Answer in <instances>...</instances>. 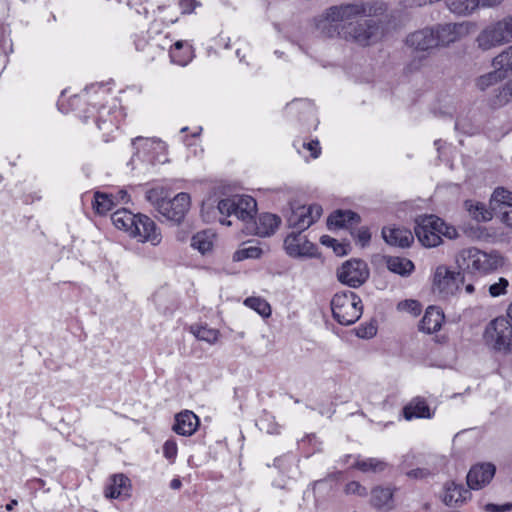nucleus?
Here are the masks:
<instances>
[{"label":"nucleus","mask_w":512,"mask_h":512,"mask_svg":"<svg viewBox=\"0 0 512 512\" xmlns=\"http://www.w3.org/2000/svg\"><path fill=\"white\" fill-rule=\"evenodd\" d=\"M382 11V6L376 3H353L333 6L326 12L325 20L329 22L337 34L345 40H350L361 46H369L378 42L383 36V27L373 19L360 21Z\"/></svg>","instance_id":"1"},{"label":"nucleus","mask_w":512,"mask_h":512,"mask_svg":"<svg viewBox=\"0 0 512 512\" xmlns=\"http://www.w3.org/2000/svg\"><path fill=\"white\" fill-rule=\"evenodd\" d=\"M334 319L341 325L354 324L362 315V301L352 291L337 292L331 300Z\"/></svg>","instance_id":"2"},{"label":"nucleus","mask_w":512,"mask_h":512,"mask_svg":"<svg viewBox=\"0 0 512 512\" xmlns=\"http://www.w3.org/2000/svg\"><path fill=\"white\" fill-rule=\"evenodd\" d=\"M218 210L222 215L235 216L246 227L256 214L257 203L251 196L236 195L219 201Z\"/></svg>","instance_id":"3"},{"label":"nucleus","mask_w":512,"mask_h":512,"mask_svg":"<svg viewBox=\"0 0 512 512\" xmlns=\"http://www.w3.org/2000/svg\"><path fill=\"white\" fill-rule=\"evenodd\" d=\"M484 339L488 346L497 351L512 350V324L505 317L491 321L485 329Z\"/></svg>","instance_id":"4"},{"label":"nucleus","mask_w":512,"mask_h":512,"mask_svg":"<svg viewBox=\"0 0 512 512\" xmlns=\"http://www.w3.org/2000/svg\"><path fill=\"white\" fill-rule=\"evenodd\" d=\"M444 222L435 215L420 216L416 220L415 234L422 245L426 247L438 246L441 239V232Z\"/></svg>","instance_id":"5"},{"label":"nucleus","mask_w":512,"mask_h":512,"mask_svg":"<svg viewBox=\"0 0 512 512\" xmlns=\"http://www.w3.org/2000/svg\"><path fill=\"white\" fill-rule=\"evenodd\" d=\"M369 270L362 260H349L337 270L338 280L351 288L360 287L368 279Z\"/></svg>","instance_id":"6"},{"label":"nucleus","mask_w":512,"mask_h":512,"mask_svg":"<svg viewBox=\"0 0 512 512\" xmlns=\"http://www.w3.org/2000/svg\"><path fill=\"white\" fill-rule=\"evenodd\" d=\"M461 283H463L461 272L452 271L444 265H440L436 268L433 279V289L443 297L455 294Z\"/></svg>","instance_id":"7"},{"label":"nucleus","mask_w":512,"mask_h":512,"mask_svg":"<svg viewBox=\"0 0 512 512\" xmlns=\"http://www.w3.org/2000/svg\"><path fill=\"white\" fill-rule=\"evenodd\" d=\"M286 253L293 258H312L317 256V247L310 242L306 235L292 232L284 240Z\"/></svg>","instance_id":"8"},{"label":"nucleus","mask_w":512,"mask_h":512,"mask_svg":"<svg viewBox=\"0 0 512 512\" xmlns=\"http://www.w3.org/2000/svg\"><path fill=\"white\" fill-rule=\"evenodd\" d=\"M190 195L178 193L173 199H168L160 206V214L169 221L181 223L190 209Z\"/></svg>","instance_id":"9"},{"label":"nucleus","mask_w":512,"mask_h":512,"mask_svg":"<svg viewBox=\"0 0 512 512\" xmlns=\"http://www.w3.org/2000/svg\"><path fill=\"white\" fill-rule=\"evenodd\" d=\"M322 214V208L319 205L299 206L292 209L287 218L288 226L302 232L309 228Z\"/></svg>","instance_id":"10"},{"label":"nucleus","mask_w":512,"mask_h":512,"mask_svg":"<svg viewBox=\"0 0 512 512\" xmlns=\"http://www.w3.org/2000/svg\"><path fill=\"white\" fill-rule=\"evenodd\" d=\"M130 236L137 238L140 242H148L154 246L158 245L162 239L155 222L148 216L142 214H138Z\"/></svg>","instance_id":"11"},{"label":"nucleus","mask_w":512,"mask_h":512,"mask_svg":"<svg viewBox=\"0 0 512 512\" xmlns=\"http://www.w3.org/2000/svg\"><path fill=\"white\" fill-rule=\"evenodd\" d=\"M434 37L437 42V47L448 46L468 33L467 25L464 23H445L439 24L432 28Z\"/></svg>","instance_id":"12"},{"label":"nucleus","mask_w":512,"mask_h":512,"mask_svg":"<svg viewBox=\"0 0 512 512\" xmlns=\"http://www.w3.org/2000/svg\"><path fill=\"white\" fill-rule=\"evenodd\" d=\"M281 223V219L271 213H263L259 215L257 219L255 217L244 227V230L248 234H255L261 237L270 236L275 233L279 224Z\"/></svg>","instance_id":"13"},{"label":"nucleus","mask_w":512,"mask_h":512,"mask_svg":"<svg viewBox=\"0 0 512 512\" xmlns=\"http://www.w3.org/2000/svg\"><path fill=\"white\" fill-rule=\"evenodd\" d=\"M496 472L494 464L486 462L471 467L467 474V484L470 489L479 490L493 479Z\"/></svg>","instance_id":"14"},{"label":"nucleus","mask_w":512,"mask_h":512,"mask_svg":"<svg viewBox=\"0 0 512 512\" xmlns=\"http://www.w3.org/2000/svg\"><path fill=\"white\" fill-rule=\"evenodd\" d=\"M476 44L480 50L489 51L506 45L507 43L494 21L489 23L479 32L476 37Z\"/></svg>","instance_id":"15"},{"label":"nucleus","mask_w":512,"mask_h":512,"mask_svg":"<svg viewBox=\"0 0 512 512\" xmlns=\"http://www.w3.org/2000/svg\"><path fill=\"white\" fill-rule=\"evenodd\" d=\"M406 44L416 51H428L437 47L432 28H424L409 34Z\"/></svg>","instance_id":"16"},{"label":"nucleus","mask_w":512,"mask_h":512,"mask_svg":"<svg viewBox=\"0 0 512 512\" xmlns=\"http://www.w3.org/2000/svg\"><path fill=\"white\" fill-rule=\"evenodd\" d=\"M199 426V419L192 411L185 410L175 416L173 431L178 435L191 436Z\"/></svg>","instance_id":"17"},{"label":"nucleus","mask_w":512,"mask_h":512,"mask_svg":"<svg viewBox=\"0 0 512 512\" xmlns=\"http://www.w3.org/2000/svg\"><path fill=\"white\" fill-rule=\"evenodd\" d=\"M371 505L380 512H389L395 508L393 490L389 487H375L371 491Z\"/></svg>","instance_id":"18"},{"label":"nucleus","mask_w":512,"mask_h":512,"mask_svg":"<svg viewBox=\"0 0 512 512\" xmlns=\"http://www.w3.org/2000/svg\"><path fill=\"white\" fill-rule=\"evenodd\" d=\"M382 235L387 244L401 248L409 247L414 237L410 230L405 228H383Z\"/></svg>","instance_id":"19"},{"label":"nucleus","mask_w":512,"mask_h":512,"mask_svg":"<svg viewBox=\"0 0 512 512\" xmlns=\"http://www.w3.org/2000/svg\"><path fill=\"white\" fill-rule=\"evenodd\" d=\"M503 265V258L495 251L484 252L479 250L476 257L475 272L487 274L497 270Z\"/></svg>","instance_id":"20"},{"label":"nucleus","mask_w":512,"mask_h":512,"mask_svg":"<svg viewBox=\"0 0 512 512\" xmlns=\"http://www.w3.org/2000/svg\"><path fill=\"white\" fill-rule=\"evenodd\" d=\"M360 220V216L351 210H337L329 216L327 224L329 229H351L354 225L359 224Z\"/></svg>","instance_id":"21"},{"label":"nucleus","mask_w":512,"mask_h":512,"mask_svg":"<svg viewBox=\"0 0 512 512\" xmlns=\"http://www.w3.org/2000/svg\"><path fill=\"white\" fill-rule=\"evenodd\" d=\"M403 416L406 420H411L413 418H431L433 413L426 400L422 397L413 398L407 405L403 408Z\"/></svg>","instance_id":"22"},{"label":"nucleus","mask_w":512,"mask_h":512,"mask_svg":"<svg viewBox=\"0 0 512 512\" xmlns=\"http://www.w3.org/2000/svg\"><path fill=\"white\" fill-rule=\"evenodd\" d=\"M131 484L128 477L123 474L113 475L110 484L105 490L108 498L128 497L130 495Z\"/></svg>","instance_id":"23"},{"label":"nucleus","mask_w":512,"mask_h":512,"mask_svg":"<svg viewBox=\"0 0 512 512\" xmlns=\"http://www.w3.org/2000/svg\"><path fill=\"white\" fill-rule=\"evenodd\" d=\"M471 493L462 485H457L454 482H448L445 485L443 501L446 505H460L470 498Z\"/></svg>","instance_id":"24"},{"label":"nucleus","mask_w":512,"mask_h":512,"mask_svg":"<svg viewBox=\"0 0 512 512\" xmlns=\"http://www.w3.org/2000/svg\"><path fill=\"white\" fill-rule=\"evenodd\" d=\"M443 320V313L438 308L431 306L422 317L419 329L428 334L434 333L441 328Z\"/></svg>","instance_id":"25"},{"label":"nucleus","mask_w":512,"mask_h":512,"mask_svg":"<svg viewBox=\"0 0 512 512\" xmlns=\"http://www.w3.org/2000/svg\"><path fill=\"white\" fill-rule=\"evenodd\" d=\"M137 217L138 215H135L131 211L123 208L115 211L111 216V220L116 228L124 230L130 234Z\"/></svg>","instance_id":"26"},{"label":"nucleus","mask_w":512,"mask_h":512,"mask_svg":"<svg viewBox=\"0 0 512 512\" xmlns=\"http://www.w3.org/2000/svg\"><path fill=\"white\" fill-rule=\"evenodd\" d=\"M479 249L469 247L462 249L456 254L455 262L462 271L475 272L476 257Z\"/></svg>","instance_id":"27"},{"label":"nucleus","mask_w":512,"mask_h":512,"mask_svg":"<svg viewBox=\"0 0 512 512\" xmlns=\"http://www.w3.org/2000/svg\"><path fill=\"white\" fill-rule=\"evenodd\" d=\"M214 233L204 230L196 233L191 239V246L201 254H206L213 248Z\"/></svg>","instance_id":"28"},{"label":"nucleus","mask_w":512,"mask_h":512,"mask_svg":"<svg viewBox=\"0 0 512 512\" xmlns=\"http://www.w3.org/2000/svg\"><path fill=\"white\" fill-rule=\"evenodd\" d=\"M190 332L200 341H204L210 345L215 344L220 336L217 329L208 327L207 325H191Z\"/></svg>","instance_id":"29"},{"label":"nucleus","mask_w":512,"mask_h":512,"mask_svg":"<svg viewBox=\"0 0 512 512\" xmlns=\"http://www.w3.org/2000/svg\"><path fill=\"white\" fill-rule=\"evenodd\" d=\"M465 208L469 212V215L476 221L485 222L492 218V212L481 202L467 200L465 201Z\"/></svg>","instance_id":"30"},{"label":"nucleus","mask_w":512,"mask_h":512,"mask_svg":"<svg viewBox=\"0 0 512 512\" xmlns=\"http://www.w3.org/2000/svg\"><path fill=\"white\" fill-rule=\"evenodd\" d=\"M388 269L402 276L409 275L414 270V264L412 261L401 257H390L387 260Z\"/></svg>","instance_id":"31"},{"label":"nucleus","mask_w":512,"mask_h":512,"mask_svg":"<svg viewBox=\"0 0 512 512\" xmlns=\"http://www.w3.org/2000/svg\"><path fill=\"white\" fill-rule=\"evenodd\" d=\"M512 204V192L504 189L497 188L493 192L490 199V207L491 210L495 213L498 212V209L502 208L501 206L511 205Z\"/></svg>","instance_id":"32"},{"label":"nucleus","mask_w":512,"mask_h":512,"mask_svg":"<svg viewBox=\"0 0 512 512\" xmlns=\"http://www.w3.org/2000/svg\"><path fill=\"white\" fill-rule=\"evenodd\" d=\"M449 9L456 14L466 15L474 11L478 6V0H449Z\"/></svg>","instance_id":"33"},{"label":"nucleus","mask_w":512,"mask_h":512,"mask_svg":"<svg viewBox=\"0 0 512 512\" xmlns=\"http://www.w3.org/2000/svg\"><path fill=\"white\" fill-rule=\"evenodd\" d=\"M512 101V78L498 89L495 97L491 100V105L501 107Z\"/></svg>","instance_id":"34"},{"label":"nucleus","mask_w":512,"mask_h":512,"mask_svg":"<svg viewBox=\"0 0 512 512\" xmlns=\"http://www.w3.org/2000/svg\"><path fill=\"white\" fill-rule=\"evenodd\" d=\"M114 205L115 203L112 195L101 192H96L94 194L93 206L98 214H106L114 207Z\"/></svg>","instance_id":"35"},{"label":"nucleus","mask_w":512,"mask_h":512,"mask_svg":"<svg viewBox=\"0 0 512 512\" xmlns=\"http://www.w3.org/2000/svg\"><path fill=\"white\" fill-rule=\"evenodd\" d=\"M492 66L504 72L512 70V45L493 58Z\"/></svg>","instance_id":"36"},{"label":"nucleus","mask_w":512,"mask_h":512,"mask_svg":"<svg viewBox=\"0 0 512 512\" xmlns=\"http://www.w3.org/2000/svg\"><path fill=\"white\" fill-rule=\"evenodd\" d=\"M145 198L160 213V206L166 203L168 200V194L163 187H155L146 192Z\"/></svg>","instance_id":"37"},{"label":"nucleus","mask_w":512,"mask_h":512,"mask_svg":"<svg viewBox=\"0 0 512 512\" xmlns=\"http://www.w3.org/2000/svg\"><path fill=\"white\" fill-rule=\"evenodd\" d=\"M244 304L263 317H269L271 315V306L263 298L249 297L245 299Z\"/></svg>","instance_id":"38"},{"label":"nucleus","mask_w":512,"mask_h":512,"mask_svg":"<svg viewBox=\"0 0 512 512\" xmlns=\"http://www.w3.org/2000/svg\"><path fill=\"white\" fill-rule=\"evenodd\" d=\"M355 467L362 472H381L385 469L386 463L377 458L358 460Z\"/></svg>","instance_id":"39"},{"label":"nucleus","mask_w":512,"mask_h":512,"mask_svg":"<svg viewBox=\"0 0 512 512\" xmlns=\"http://www.w3.org/2000/svg\"><path fill=\"white\" fill-rule=\"evenodd\" d=\"M502 71L503 70L495 69V71H492V72H489L487 74L480 76L476 81L477 87L480 90H485L488 87L496 84L504 77V75L502 74Z\"/></svg>","instance_id":"40"},{"label":"nucleus","mask_w":512,"mask_h":512,"mask_svg":"<svg viewBox=\"0 0 512 512\" xmlns=\"http://www.w3.org/2000/svg\"><path fill=\"white\" fill-rule=\"evenodd\" d=\"M262 254V249L258 246H247L242 247L237 250L233 255L234 261H242L245 259H256L259 258Z\"/></svg>","instance_id":"41"},{"label":"nucleus","mask_w":512,"mask_h":512,"mask_svg":"<svg viewBox=\"0 0 512 512\" xmlns=\"http://www.w3.org/2000/svg\"><path fill=\"white\" fill-rule=\"evenodd\" d=\"M509 286V282L506 278L500 277L497 282L491 284L489 286V294L492 297H499L501 295H505L507 293V287Z\"/></svg>","instance_id":"42"},{"label":"nucleus","mask_w":512,"mask_h":512,"mask_svg":"<svg viewBox=\"0 0 512 512\" xmlns=\"http://www.w3.org/2000/svg\"><path fill=\"white\" fill-rule=\"evenodd\" d=\"M344 492L347 495H357L360 497H366L368 495L367 489L357 481L347 483Z\"/></svg>","instance_id":"43"},{"label":"nucleus","mask_w":512,"mask_h":512,"mask_svg":"<svg viewBox=\"0 0 512 512\" xmlns=\"http://www.w3.org/2000/svg\"><path fill=\"white\" fill-rule=\"evenodd\" d=\"M398 309L410 312L414 316L420 314L421 306L416 300H405L398 304Z\"/></svg>","instance_id":"44"},{"label":"nucleus","mask_w":512,"mask_h":512,"mask_svg":"<svg viewBox=\"0 0 512 512\" xmlns=\"http://www.w3.org/2000/svg\"><path fill=\"white\" fill-rule=\"evenodd\" d=\"M352 235L362 247L368 245L371 240V233L367 227L359 228L355 233L352 232Z\"/></svg>","instance_id":"45"},{"label":"nucleus","mask_w":512,"mask_h":512,"mask_svg":"<svg viewBox=\"0 0 512 512\" xmlns=\"http://www.w3.org/2000/svg\"><path fill=\"white\" fill-rule=\"evenodd\" d=\"M184 45V42L183 41H177L175 44H174V48L171 49L170 51V57H171V60L178 64V65H186L188 60L186 58H182L178 55V51L182 49Z\"/></svg>","instance_id":"46"},{"label":"nucleus","mask_w":512,"mask_h":512,"mask_svg":"<svg viewBox=\"0 0 512 512\" xmlns=\"http://www.w3.org/2000/svg\"><path fill=\"white\" fill-rule=\"evenodd\" d=\"M496 26L499 28L501 34L504 36V39L506 43L512 42V33L510 31L508 22L506 21L505 17L495 21Z\"/></svg>","instance_id":"47"},{"label":"nucleus","mask_w":512,"mask_h":512,"mask_svg":"<svg viewBox=\"0 0 512 512\" xmlns=\"http://www.w3.org/2000/svg\"><path fill=\"white\" fill-rule=\"evenodd\" d=\"M502 208L498 209V212L495 214L499 215L501 221L505 223L507 226L512 227V204L501 206Z\"/></svg>","instance_id":"48"},{"label":"nucleus","mask_w":512,"mask_h":512,"mask_svg":"<svg viewBox=\"0 0 512 512\" xmlns=\"http://www.w3.org/2000/svg\"><path fill=\"white\" fill-rule=\"evenodd\" d=\"M177 451V444L174 441L168 440L164 443L163 454L167 459L173 460L177 455Z\"/></svg>","instance_id":"49"},{"label":"nucleus","mask_w":512,"mask_h":512,"mask_svg":"<svg viewBox=\"0 0 512 512\" xmlns=\"http://www.w3.org/2000/svg\"><path fill=\"white\" fill-rule=\"evenodd\" d=\"M179 5L182 9V13L188 14L192 13L197 7H200L201 3L197 0H180Z\"/></svg>","instance_id":"50"},{"label":"nucleus","mask_w":512,"mask_h":512,"mask_svg":"<svg viewBox=\"0 0 512 512\" xmlns=\"http://www.w3.org/2000/svg\"><path fill=\"white\" fill-rule=\"evenodd\" d=\"M154 143H156V141L154 139H151V138H143V137H136L133 141H132V144L133 146L135 147V149L137 150V152H139V148L140 146L142 148H148V147H151Z\"/></svg>","instance_id":"51"},{"label":"nucleus","mask_w":512,"mask_h":512,"mask_svg":"<svg viewBox=\"0 0 512 512\" xmlns=\"http://www.w3.org/2000/svg\"><path fill=\"white\" fill-rule=\"evenodd\" d=\"M484 510L486 512H506L512 510V503H506L504 505L489 503L485 505Z\"/></svg>","instance_id":"52"},{"label":"nucleus","mask_w":512,"mask_h":512,"mask_svg":"<svg viewBox=\"0 0 512 512\" xmlns=\"http://www.w3.org/2000/svg\"><path fill=\"white\" fill-rule=\"evenodd\" d=\"M430 474H431V472L428 469H426V468L413 469V470H410L407 473V475L409 477H411V478H419V479L426 478Z\"/></svg>","instance_id":"53"},{"label":"nucleus","mask_w":512,"mask_h":512,"mask_svg":"<svg viewBox=\"0 0 512 512\" xmlns=\"http://www.w3.org/2000/svg\"><path fill=\"white\" fill-rule=\"evenodd\" d=\"M304 147H306L311 152V156L313 158H317L319 156L320 145L318 141H311L307 144H304Z\"/></svg>","instance_id":"54"},{"label":"nucleus","mask_w":512,"mask_h":512,"mask_svg":"<svg viewBox=\"0 0 512 512\" xmlns=\"http://www.w3.org/2000/svg\"><path fill=\"white\" fill-rule=\"evenodd\" d=\"M441 236H445L449 239H453L457 236V231L454 227H451V226H447L445 223H444V226H443V229H442V232H441Z\"/></svg>","instance_id":"55"},{"label":"nucleus","mask_w":512,"mask_h":512,"mask_svg":"<svg viewBox=\"0 0 512 512\" xmlns=\"http://www.w3.org/2000/svg\"><path fill=\"white\" fill-rule=\"evenodd\" d=\"M320 242L325 245V246H328V247H332L334 248V246L338 243L336 239L328 236V235H323L321 238H320Z\"/></svg>","instance_id":"56"},{"label":"nucleus","mask_w":512,"mask_h":512,"mask_svg":"<svg viewBox=\"0 0 512 512\" xmlns=\"http://www.w3.org/2000/svg\"><path fill=\"white\" fill-rule=\"evenodd\" d=\"M503 0H478L479 5L483 7H495L502 3Z\"/></svg>","instance_id":"57"},{"label":"nucleus","mask_w":512,"mask_h":512,"mask_svg":"<svg viewBox=\"0 0 512 512\" xmlns=\"http://www.w3.org/2000/svg\"><path fill=\"white\" fill-rule=\"evenodd\" d=\"M334 252L339 255V256H342V255H345L347 253L346 251V245L344 244H341V243H337L334 248H333Z\"/></svg>","instance_id":"58"},{"label":"nucleus","mask_w":512,"mask_h":512,"mask_svg":"<svg viewBox=\"0 0 512 512\" xmlns=\"http://www.w3.org/2000/svg\"><path fill=\"white\" fill-rule=\"evenodd\" d=\"M171 488L179 489L181 487V481L179 479H173L170 484Z\"/></svg>","instance_id":"59"},{"label":"nucleus","mask_w":512,"mask_h":512,"mask_svg":"<svg viewBox=\"0 0 512 512\" xmlns=\"http://www.w3.org/2000/svg\"><path fill=\"white\" fill-rule=\"evenodd\" d=\"M127 197H128V194H127V192H126V191L121 190V191H119V192H118V198H119V200H121V201H127Z\"/></svg>","instance_id":"60"},{"label":"nucleus","mask_w":512,"mask_h":512,"mask_svg":"<svg viewBox=\"0 0 512 512\" xmlns=\"http://www.w3.org/2000/svg\"><path fill=\"white\" fill-rule=\"evenodd\" d=\"M17 504H18L17 500H11V502L8 503L5 508L7 511H11V510H13L14 506H16Z\"/></svg>","instance_id":"61"},{"label":"nucleus","mask_w":512,"mask_h":512,"mask_svg":"<svg viewBox=\"0 0 512 512\" xmlns=\"http://www.w3.org/2000/svg\"><path fill=\"white\" fill-rule=\"evenodd\" d=\"M474 291H475V287H474V285H472V284H467V285L465 286V292H466L467 294H472Z\"/></svg>","instance_id":"62"},{"label":"nucleus","mask_w":512,"mask_h":512,"mask_svg":"<svg viewBox=\"0 0 512 512\" xmlns=\"http://www.w3.org/2000/svg\"><path fill=\"white\" fill-rule=\"evenodd\" d=\"M220 223L228 226L232 225V221L227 220L226 218L220 219Z\"/></svg>","instance_id":"63"},{"label":"nucleus","mask_w":512,"mask_h":512,"mask_svg":"<svg viewBox=\"0 0 512 512\" xmlns=\"http://www.w3.org/2000/svg\"><path fill=\"white\" fill-rule=\"evenodd\" d=\"M508 317L510 318V322L512 324V303L509 305V308H508Z\"/></svg>","instance_id":"64"}]
</instances>
